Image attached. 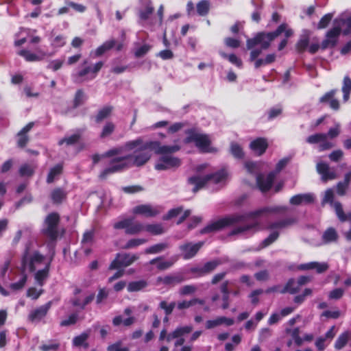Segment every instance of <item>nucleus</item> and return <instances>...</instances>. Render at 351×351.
Returning a JSON list of instances; mask_svg holds the SVG:
<instances>
[{
    "label": "nucleus",
    "instance_id": "obj_16",
    "mask_svg": "<svg viewBox=\"0 0 351 351\" xmlns=\"http://www.w3.org/2000/svg\"><path fill=\"white\" fill-rule=\"evenodd\" d=\"M152 149L155 154L160 155H171V154L178 152L181 147L180 145L175 143L172 145H162L159 141H150Z\"/></svg>",
    "mask_w": 351,
    "mask_h": 351
},
{
    "label": "nucleus",
    "instance_id": "obj_52",
    "mask_svg": "<svg viewBox=\"0 0 351 351\" xmlns=\"http://www.w3.org/2000/svg\"><path fill=\"white\" fill-rule=\"evenodd\" d=\"M286 332L291 334L292 339L294 340V342L297 346H300L303 343V339L300 337L299 328H295L293 330L287 328Z\"/></svg>",
    "mask_w": 351,
    "mask_h": 351
},
{
    "label": "nucleus",
    "instance_id": "obj_53",
    "mask_svg": "<svg viewBox=\"0 0 351 351\" xmlns=\"http://www.w3.org/2000/svg\"><path fill=\"white\" fill-rule=\"evenodd\" d=\"M146 242L147 240L145 239H132L126 243L123 248L125 250L135 248Z\"/></svg>",
    "mask_w": 351,
    "mask_h": 351
},
{
    "label": "nucleus",
    "instance_id": "obj_64",
    "mask_svg": "<svg viewBox=\"0 0 351 351\" xmlns=\"http://www.w3.org/2000/svg\"><path fill=\"white\" fill-rule=\"evenodd\" d=\"M150 48L151 47L149 45H143L136 49L134 51V55L136 58L143 57L149 51Z\"/></svg>",
    "mask_w": 351,
    "mask_h": 351
},
{
    "label": "nucleus",
    "instance_id": "obj_20",
    "mask_svg": "<svg viewBox=\"0 0 351 351\" xmlns=\"http://www.w3.org/2000/svg\"><path fill=\"white\" fill-rule=\"evenodd\" d=\"M184 280V277L182 274H172L167 275L164 277H158L157 278L158 282H160L166 286L173 287L182 282Z\"/></svg>",
    "mask_w": 351,
    "mask_h": 351
},
{
    "label": "nucleus",
    "instance_id": "obj_2",
    "mask_svg": "<svg viewBox=\"0 0 351 351\" xmlns=\"http://www.w3.org/2000/svg\"><path fill=\"white\" fill-rule=\"evenodd\" d=\"M288 207L283 205L265 206L254 211L247 212L242 215H233L219 219L208 224L200 230V234H207L219 231L226 226L243 222L248 219H255L263 215L281 214L287 212Z\"/></svg>",
    "mask_w": 351,
    "mask_h": 351
},
{
    "label": "nucleus",
    "instance_id": "obj_59",
    "mask_svg": "<svg viewBox=\"0 0 351 351\" xmlns=\"http://www.w3.org/2000/svg\"><path fill=\"white\" fill-rule=\"evenodd\" d=\"M245 167L250 173L256 174V176L259 175L258 173L260 170L258 163L249 161L245 162Z\"/></svg>",
    "mask_w": 351,
    "mask_h": 351
},
{
    "label": "nucleus",
    "instance_id": "obj_10",
    "mask_svg": "<svg viewBox=\"0 0 351 351\" xmlns=\"http://www.w3.org/2000/svg\"><path fill=\"white\" fill-rule=\"evenodd\" d=\"M17 54L23 58L26 62H41L53 55L42 49L40 47H36L34 51L23 49L19 50Z\"/></svg>",
    "mask_w": 351,
    "mask_h": 351
},
{
    "label": "nucleus",
    "instance_id": "obj_37",
    "mask_svg": "<svg viewBox=\"0 0 351 351\" xmlns=\"http://www.w3.org/2000/svg\"><path fill=\"white\" fill-rule=\"evenodd\" d=\"M299 285L293 278H291L288 280L285 287L280 291L281 293H289L291 294H295L299 291Z\"/></svg>",
    "mask_w": 351,
    "mask_h": 351
},
{
    "label": "nucleus",
    "instance_id": "obj_50",
    "mask_svg": "<svg viewBox=\"0 0 351 351\" xmlns=\"http://www.w3.org/2000/svg\"><path fill=\"white\" fill-rule=\"evenodd\" d=\"M87 97L84 94L82 90H77L75 98L73 100V107L77 108L78 106L82 105L86 100Z\"/></svg>",
    "mask_w": 351,
    "mask_h": 351
},
{
    "label": "nucleus",
    "instance_id": "obj_6",
    "mask_svg": "<svg viewBox=\"0 0 351 351\" xmlns=\"http://www.w3.org/2000/svg\"><path fill=\"white\" fill-rule=\"evenodd\" d=\"M185 133L187 136L184 140V143H194L200 152L204 153L215 151V149L210 146L211 141L208 135L197 132L195 129L187 130Z\"/></svg>",
    "mask_w": 351,
    "mask_h": 351
},
{
    "label": "nucleus",
    "instance_id": "obj_24",
    "mask_svg": "<svg viewBox=\"0 0 351 351\" xmlns=\"http://www.w3.org/2000/svg\"><path fill=\"white\" fill-rule=\"evenodd\" d=\"M134 214L141 215L147 217H154L159 213L156 208L153 207L149 204H142L136 206L132 210Z\"/></svg>",
    "mask_w": 351,
    "mask_h": 351
},
{
    "label": "nucleus",
    "instance_id": "obj_63",
    "mask_svg": "<svg viewBox=\"0 0 351 351\" xmlns=\"http://www.w3.org/2000/svg\"><path fill=\"white\" fill-rule=\"evenodd\" d=\"M332 18V14L328 13L325 14L319 21L317 28L324 29L328 26Z\"/></svg>",
    "mask_w": 351,
    "mask_h": 351
},
{
    "label": "nucleus",
    "instance_id": "obj_18",
    "mask_svg": "<svg viewBox=\"0 0 351 351\" xmlns=\"http://www.w3.org/2000/svg\"><path fill=\"white\" fill-rule=\"evenodd\" d=\"M123 43H117V41L114 39H111L106 41L101 45L98 47L94 51L90 52V56L94 58L100 57L106 51L112 49L114 47H116V49L117 51H121L123 48Z\"/></svg>",
    "mask_w": 351,
    "mask_h": 351
},
{
    "label": "nucleus",
    "instance_id": "obj_61",
    "mask_svg": "<svg viewBox=\"0 0 351 351\" xmlns=\"http://www.w3.org/2000/svg\"><path fill=\"white\" fill-rule=\"evenodd\" d=\"M196 290L197 287L195 285H189L182 287L179 290V293L182 295H187L193 293Z\"/></svg>",
    "mask_w": 351,
    "mask_h": 351
},
{
    "label": "nucleus",
    "instance_id": "obj_12",
    "mask_svg": "<svg viewBox=\"0 0 351 351\" xmlns=\"http://www.w3.org/2000/svg\"><path fill=\"white\" fill-rule=\"evenodd\" d=\"M334 198V191L332 189H328L325 191V195L323 197L322 204L324 205L325 204H330L335 209V213L338 218L341 221H345L346 220H351V213L348 215H346L343 210L342 205L339 202H333Z\"/></svg>",
    "mask_w": 351,
    "mask_h": 351
},
{
    "label": "nucleus",
    "instance_id": "obj_60",
    "mask_svg": "<svg viewBox=\"0 0 351 351\" xmlns=\"http://www.w3.org/2000/svg\"><path fill=\"white\" fill-rule=\"evenodd\" d=\"M230 151L232 154L237 158H241L243 156V152L241 146L237 144L232 143L230 146Z\"/></svg>",
    "mask_w": 351,
    "mask_h": 351
},
{
    "label": "nucleus",
    "instance_id": "obj_27",
    "mask_svg": "<svg viewBox=\"0 0 351 351\" xmlns=\"http://www.w3.org/2000/svg\"><path fill=\"white\" fill-rule=\"evenodd\" d=\"M268 147L267 140L264 138H258L250 144L251 149L257 155H262Z\"/></svg>",
    "mask_w": 351,
    "mask_h": 351
},
{
    "label": "nucleus",
    "instance_id": "obj_7",
    "mask_svg": "<svg viewBox=\"0 0 351 351\" xmlns=\"http://www.w3.org/2000/svg\"><path fill=\"white\" fill-rule=\"evenodd\" d=\"M288 159L282 158L277 164L274 171L270 172L268 175L265 176L263 174L258 175L256 177V184L258 189L262 192H266L269 191L274 182L278 173H279L287 165Z\"/></svg>",
    "mask_w": 351,
    "mask_h": 351
},
{
    "label": "nucleus",
    "instance_id": "obj_30",
    "mask_svg": "<svg viewBox=\"0 0 351 351\" xmlns=\"http://www.w3.org/2000/svg\"><path fill=\"white\" fill-rule=\"evenodd\" d=\"M295 223V219L287 218L271 222L267 226V229L270 230H276L285 228Z\"/></svg>",
    "mask_w": 351,
    "mask_h": 351
},
{
    "label": "nucleus",
    "instance_id": "obj_49",
    "mask_svg": "<svg viewBox=\"0 0 351 351\" xmlns=\"http://www.w3.org/2000/svg\"><path fill=\"white\" fill-rule=\"evenodd\" d=\"M145 230L154 235L161 234L165 232L162 226L158 223L147 225L145 226Z\"/></svg>",
    "mask_w": 351,
    "mask_h": 351
},
{
    "label": "nucleus",
    "instance_id": "obj_14",
    "mask_svg": "<svg viewBox=\"0 0 351 351\" xmlns=\"http://www.w3.org/2000/svg\"><path fill=\"white\" fill-rule=\"evenodd\" d=\"M204 242L199 241L195 243L186 242L179 246V250L182 252V258L189 260L193 258L198 251L203 246Z\"/></svg>",
    "mask_w": 351,
    "mask_h": 351
},
{
    "label": "nucleus",
    "instance_id": "obj_19",
    "mask_svg": "<svg viewBox=\"0 0 351 351\" xmlns=\"http://www.w3.org/2000/svg\"><path fill=\"white\" fill-rule=\"evenodd\" d=\"M54 255L55 252L54 250L52 249L51 254L49 258L48 262L45 264V268L43 269H40L35 273L34 278L36 280V283L40 287L44 285L45 280L47 279L49 276V267Z\"/></svg>",
    "mask_w": 351,
    "mask_h": 351
},
{
    "label": "nucleus",
    "instance_id": "obj_23",
    "mask_svg": "<svg viewBox=\"0 0 351 351\" xmlns=\"http://www.w3.org/2000/svg\"><path fill=\"white\" fill-rule=\"evenodd\" d=\"M317 171L322 176V180L326 182L330 180H334L337 178L334 171L330 169L329 165L324 162H319L317 164Z\"/></svg>",
    "mask_w": 351,
    "mask_h": 351
},
{
    "label": "nucleus",
    "instance_id": "obj_62",
    "mask_svg": "<svg viewBox=\"0 0 351 351\" xmlns=\"http://www.w3.org/2000/svg\"><path fill=\"white\" fill-rule=\"evenodd\" d=\"M175 302H171L170 304H167V302L165 301H162L159 304L160 308L165 311L167 316L169 315L172 313L173 308H175Z\"/></svg>",
    "mask_w": 351,
    "mask_h": 351
},
{
    "label": "nucleus",
    "instance_id": "obj_51",
    "mask_svg": "<svg viewBox=\"0 0 351 351\" xmlns=\"http://www.w3.org/2000/svg\"><path fill=\"white\" fill-rule=\"evenodd\" d=\"M327 138V134L325 133H317L309 136L306 138V142L309 144L320 143L321 141H324Z\"/></svg>",
    "mask_w": 351,
    "mask_h": 351
},
{
    "label": "nucleus",
    "instance_id": "obj_40",
    "mask_svg": "<svg viewBox=\"0 0 351 351\" xmlns=\"http://www.w3.org/2000/svg\"><path fill=\"white\" fill-rule=\"evenodd\" d=\"M338 235L333 228H328L322 235V240L324 243L335 242L337 240Z\"/></svg>",
    "mask_w": 351,
    "mask_h": 351
},
{
    "label": "nucleus",
    "instance_id": "obj_9",
    "mask_svg": "<svg viewBox=\"0 0 351 351\" xmlns=\"http://www.w3.org/2000/svg\"><path fill=\"white\" fill-rule=\"evenodd\" d=\"M60 215L57 213H49L45 218L43 234L51 241H56L58 236Z\"/></svg>",
    "mask_w": 351,
    "mask_h": 351
},
{
    "label": "nucleus",
    "instance_id": "obj_38",
    "mask_svg": "<svg viewBox=\"0 0 351 351\" xmlns=\"http://www.w3.org/2000/svg\"><path fill=\"white\" fill-rule=\"evenodd\" d=\"M210 8V2L208 0H202L197 3L196 12L199 16H204L208 14Z\"/></svg>",
    "mask_w": 351,
    "mask_h": 351
},
{
    "label": "nucleus",
    "instance_id": "obj_13",
    "mask_svg": "<svg viewBox=\"0 0 351 351\" xmlns=\"http://www.w3.org/2000/svg\"><path fill=\"white\" fill-rule=\"evenodd\" d=\"M334 27L329 29L326 34V38L321 43L322 49L334 47L337 43L338 38L341 33L340 27L334 23Z\"/></svg>",
    "mask_w": 351,
    "mask_h": 351
},
{
    "label": "nucleus",
    "instance_id": "obj_55",
    "mask_svg": "<svg viewBox=\"0 0 351 351\" xmlns=\"http://www.w3.org/2000/svg\"><path fill=\"white\" fill-rule=\"evenodd\" d=\"M279 237V232L276 230H272V232L261 243V247H265L273 243Z\"/></svg>",
    "mask_w": 351,
    "mask_h": 351
},
{
    "label": "nucleus",
    "instance_id": "obj_44",
    "mask_svg": "<svg viewBox=\"0 0 351 351\" xmlns=\"http://www.w3.org/2000/svg\"><path fill=\"white\" fill-rule=\"evenodd\" d=\"M350 336L351 333L348 331L343 332L341 335H339V337L336 340L335 343V348L337 350H340L342 348H343L347 343Z\"/></svg>",
    "mask_w": 351,
    "mask_h": 351
},
{
    "label": "nucleus",
    "instance_id": "obj_29",
    "mask_svg": "<svg viewBox=\"0 0 351 351\" xmlns=\"http://www.w3.org/2000/svg\"><path fill=\"white\" fill-rule=\"evenodd\" d=\"M90 329H88L80 335L75 337L72 341L73 346L75 347H83L85 349L88 348L89 345L87 342V339L90 337Z\"/></svg>",
    "mask_w": 351,
    "mask_h": 351
},
{
    "label": "nucleus",
    "instance_id": "obj_58",
    "mask_svg": "<svg viewBox=\"0 0 351 351\" xmlns=\"http://www.w3.org/2000/svg\"><path fill=\"white\" fill-rule=\"evenodd\" d=\"M66 44V38L63 35L56 36L51 40V45L53 48H60Z\"/></svg>",
    "mask_w": 351,
    "mask_h": 351
},
{
    "label": "nucleus",
    "instance_id": "obj_3",
    "mask_svg": "<svg viewBox=\"0 0 351 351\" xmlns=\"http://www.w3.org/2000/svg\"><path fill=\"white\" fill-rule=\"evenodd\" d=\"M45 256L40 254L38 251L30 252L27 247L21 260V276L19 281L11 283L10 288L13 291L22 289L27 280V276L25 274L27 270L32 272L36 269V265L43 262Z\"/></svg>",
    "mask_w": 351,
    "mask_h": 351
},
{
    "label": "nucleus",
    "instance_id": "obj_1",
    "mask_svg": "<svg viewBox=\"0 0 351 351\" xmlns=\"http://www.w3.org/2000/svg\"><path fill=\"white\" fill-rule=\"evenodd\" d=\"M152 151L151 141L144 142L141 138L108 150L105 156L115 157L110 160L109 166L100 173L99 178L105 179L110 174L122 171L132 166L144 165L150 159Z\"/></svg>",
    "mask_w": 351,
    "mask_h": 351
},
{
    "label": "nucleus",
    "instance_id": "obj_31",
    "mask_svg": "<svg viewBox=\"0 0 351 351\" xmlns=\"http://www.w3.org/2000/svg\"><path fill=\"white\" fill-rule=\"evenodd\" d=\"M335 23L340 27L341 32L344 35H348L351 32V15L346 18L337 19Z\"/></svg>",
    "mask_w": 351,
    "mask_h": 351
},
{
    "label": "nucleus",
    "instance_id": "obj_36",
    "mask_svg": "<svg viewBox=\"0 0 351 351\" xmlns=\"http://www.w3.org/2000/svg\"><path fill=\"white\" fill-rule=\"evenodd\" d=\"M145 230V226L138 222H134V218L131 217V223L129 225L128 228L125 230L127 234L134 235L138 234L139 232Z\"/></svg>",
    "mask_w": 351,
    "mask_h": 351
},
{
    "label": "nucleus",
    "instance_id": "obj_34",
    "mask_svg": "<svg viewBox=\"0 0 351 351\" xmlns=\"http://www.w3.org/2000/svg\"><path fill=\"white\" fill-rule=\"evenodd\" d=\"M36 168V166L34 164H23L19 169V173L21 177H31L34 175Z\"/></svg>",
    "mask_w": 351,
    "mask_h": 351
},
{
    "label": "nucleus",
    "instance_id": "obj_42",
    "mask_svg": "<svg viewBox=\"0 0 351 351\" xmlns=\"http://www.w3.org/2000/svg\"><path fill=\"white\" fill-rule=\"evenodd\" d=\"M341 90L343 94V101L346 102L349 99L351 92V79L348 76L344 77Z\"/></svg>",
    "mask_w": 351,
    "mask_h": 351
},
{
    "label": "nucleus",
    "instance_id": "obj_54",
    "mask_svg": "<svg viewBox=\"0 0 351 351\" xmlns=\"http://www.w3.org/2000/svg\"><path fill=\"white\" fill-rule=\"evenodd\" d=\"M219 54L223 58L228 59L232 64L236 65L238 67H241L242 61L234 54L228 55L223 51H220Z\"/></svg>",
    "mask_w": 351,
    "mask_h": 351
},
{
    "label": "nucleus",
    "instance_id": "obj_47",
    "mask_svg": "<svg viewBox=\"0 0 351 351\" xmlns=\"http://www.w3.org/2000/svg\"><path fill=\"white\" fill-rule=\"evenodd\" d=\"M62 166L60 164L56 165L55 167L51 168L48 173L47 178V183H52L54 181L56 176L60 175L62 172Z\"/></svg>",
    "mask_w": 351,
    "mask_h": 351
},
{
    "label": "nucleus",
    "instance_id": "obj_43",
    "mask_svg": "<svg viewBox=\"0 0 351 351\" xmlns=\"http://www.w3.org/2000/svg\"><path fill=\"white\" fill-rule=\"evenodd\" d=\"M147 286V282L144 280L130 282L128 285L129 292H134L142 290Z\"/></svg>",
    "mask_w": 351,
    "mask_h": 351
},
{
    "label": "nucleus",
    "instance_id": "obj_39",
    "mask_svg": "<svg viewBox=\"0 0 351 351\" xmlns=\"http://www.w3.org/2000/svg\"><path fill=\"white\" fill-rule=\"evenodd\" d=\"M66 193L60 188L55 189L51 193V198L53 204H60L66 198Z\"/></svg>",
    "mask_w": 351,
    "mask_h": 351
},
{
    "label": "nucleus",
    "instance_id": "obj_22",
    "mask_svg": "<svg viewBox=\"0 0 351 351\" xmlns=\"http://www.w3.org/2000/svg\"><path fill=\"white\" fill-rule=\"evenodd\" d=\"M337 92V89H332L326 93L322 97H320L319 102L322 104H328L329 106L335 110H339V102L335 98V95Z\"/></svg>",
    "mask_w": 351,
    "mask_h": 351
},
{
    "label": "nucleus",
    "instance_id": "obj_32",
    "mask_svg": "<svg viewBox=\"0 0 351 351\" xmlns=\"http://www.w3.org/2000/svg\"><path fill=\"white\" fill-rule=\"evenodd\" d=\"M258 226V223L255 222L251 224L244 225L234 228L230 233L229 236H233L237 234H245L252 230L256 229Z\"/></svg>",
    "mask_w": 351,
    "mask_h": 351
},
{
    "label": "nucleus",
    "instance_id": "obj_15",
    "mask_svg": "<svg viewBox=\"0 0 351 351\" xmlns=\"http://www.w3.org/2000/svg\"><path fill=\"white\" fill-rule=\"evenodd\" d=\"M180 165V160L178 158L171 155L162 156L155 165V169L157 170H166L167 169L178 167Z\"/></svg>",
    "mask_w": 351,
    "mask_h": 351
},
{
    "label": "nucleus",
    "instance_id": "obj_56",
    "mask_svg": "<svg viewBox=\"0 0 351 351\" xmlns=\"http://www.w3.org/2000/svg\"><path fill=\"white\" fill-rule=\"evenodd\" d=\"M94 234L93 230H88L84 233L82 243L84 247L86 245L90 246L92 245L94 240Z\"/></svg>",
    "mask_w": 351,
    "mask_h": 351
},
{
    "label": "nucleus",
    "instance_id": "obj_21",
    "mask_svg": "<svg viewBox=\"0 0 351 351\" xmlns=\"http://www.w3.org/2000/svg\"><path fill=\"white\" fill-rule=\"evenodd\" d=\"M141 7L138 10V16L142 21H147L154 11L151 0H140Z\"/></svg>",
    "mask_w": 351,
    "mask_h": 351
},
{
    "label": "nucleus",
    "instance_id": "obj_5",
    "mask_svg": "<svg viewBox=\"0 0 351 351\" xmlns=\"http://www.w3.org/2000/svg\"><path fill=\"white\" fill-rule=\"evenodd\" d=\"M283 32L287 39L293 35L292 29H288L287 24L282 23L274 32L269 33L260 32L254 38L247 39V48L250 49L256 45L261 44L263 49H267L271 42Z\"/></svg>",
    "mask_w": 351,
    "mask_h": 351
},
{
    "label": "nucleus",
    "instance_id": "obj_48",
    "mask_svg": "<svg viewBox=\"0 0 351 351\" xmlns=\"http://www.w3.org/2000/svg\"><path fill=\"white\" fill-rule=\"evenodd\" d=\"M115 130V125L112 122L106 123L100 134V138H104L111 135Z\"/></svg>",
    "mask_w": 351,
    "mask_h": 351
},
{
    "label": "nucleus",
    "instance_id": "obj_11",
    "mask_svg": "<svg viewBox=\"0 0 351 351\" xmlns=\"http://www.w3.org/2000/svg\"><path fill=\"white\" fill-rule=\"evenodd\" d=\"M139 258L138 255L130 253H117L114 259L111 262L108 269L110 270L119 269L131 265Z\"/></svg>",
    "mask_w": 351,
    "mask_h": 351
},
{
    "label": "nucleus",
    "instance_id": "obj_26",
    "mask_svg": "<svg viewBox=\"0 0 351 351\" xmlns=\"http://www.w3.org/2000/svg\"><path fill=\"white\" fill-rule=\"evenodd\" d=\"M177 261L176 257H171L168 261H164L162 256H158L152 259L148 264H156V267L158 270H165L170 268Z\"/></svg>",
    "mask_w": 351,
    "mask_h": 351
},
{
    "label": "nucleus",
    "instance_id": "obj_8",
    "mask_svg": "<svg viewBox=\"0 0 351 351\" xmlns=\"http://www.w3.org/2000/svg\"><path fill=\"white\" fill-rule=\"evenodd\" d=\"M88 63V60H84L82 65L85 66L72 75L75 82H82L84 79H94L104 65L102 61L95 63L93 66H87Z\"/></svg>",
    "mask_w": 351,
    "mask_h": 351
},
{
    "label": "nucleus",
    "instance_id": "obj_28",
    "mask_svg": "<svg viewBox=\"0 0 351 351\" xmlns=\"http://www.w3.org/2000/svg\"><path fill=\"white\" fill-rule=\"evenodd\" d=\"M234 323L232 318H228L226 317H218L215 319L208 320L206 322L205 326L206 329H212L221 324H226V326H232Z\"/></svg>",
    "mask_w": 351,
    "mask_h": 351
},
{
    "label": "nucleus",
    "instance_id": "obj_17",
    "mask_svg": "<svg viewBox=\"0 0 351 351\" xmlns=\"http://www.w3.org/2000/svg\"><path fill=\"white\" fill-rule=\"evenodd\" d=\"M52 302V301H49L46 304L32 310L28 315V320L33 323L41 321L51 308Z\"/></svg>",
    "mask_w": 351,
    "mask_h": 351
},
{
    "label": "nucleus",
    "instance_id": "obj_35",
    "mask_svg": "<svg viewBox=\"0 0 351 351\" xmlns=\"http://www.w3.org/2000/svg\"><path fill=\"white\" fill-rule=\"evenodd\" d=\"M169 247V243H159L146 248L145 250V253L147 254H156L163 252L165 250Z\"/></svg>",
    "mask_w": 351,
    "mask_h": 351
},
{
    "label": "nucleus",
    "instance_id": "obj_33",
    "mask_svg": "<svg viewBox=\"0 0 351 351\" xmlns=\"http://www.w3.org/2000/svg\"><path fill=\"white\" fill-rule=\"evenodd\" d=\"M83 130H78L77 132L71 136H65L60 139L58 142L60 145L66 143L67 145H72L75 144L80 138Z\"/></svg>",
    "mask_w": 351,
    "mask_h": 351
},
{
    "label": "nucleus",
    "instance_id": "obj_57",
    "mask_svg": "<svg viewBox=\"0 0 351 351\" xmlns=\"http://www.w3.org/2000/svg\"><path fill=\"white\" fill-rule=\"evenodd\" d=\"M78 320V314L73 313L71 314L66 319H63L60 322L61 326H69L75 324Z\"/></svg>",
    "mask_w": 351,
    "mask_h": 351
},
{
    "label": "nucleus",
    "instance_id": "obj_46",
    "mask_svg": "<svg viewBox=\"0 0 351 351\" xmlns=\"http://www.w3.org/2000/svg\"><path fill=\"white\" fill-rule=\"evenodd\" d=\"M252 3L256 7L255 10L252 14V19L258 23L261 20V13L263 8V2L261 0H253Z\"/></svg>",
    "mask_w": 351,
    "mask_h": 351
},
{
    "label": "nucleus",
    "instance_id": "obj_41",
    "mask_svg": "<svg viewBox=\"0 0 351 351\" xmlns=\"http://www.w3.org/2000/svg\"><path fill=\"white\" fill-rule=\"evenodd\" d=\"M136 322V318L133 316H130L128 318L123 319L121 315L116 316L112 319V324L114 326H119L121 323L125 326H130L132 325Z\"/></svg>",
    "mask_w": 351,
    "mask_h": 351
},
{
    "label": "nucleus",
    "instance_id": "obj_45",
    "mask_svg": "<svg viewBox=\"0 0 351 351\" xmlns=\"http://www.w3.org/2000/svg\"><path fill=\"white\" fill-rule=\"evenodd\" d=\"M112 110V108L111 106H105L102 108L98 111L95 116V121L97 123H101L110 115Z\"/></svg>",
    "mask_w": 351,
    "mask_h": 351
},
{
    "label": "nucleus",
    "instance_id": "obj_4",
    "mask_svg": "<svg viewBox=\"0 0 351 351\" xmlns=\"http://www.w3.org/2000/svg\"><path fill=\"white\" fill-rule=\"evenodd\" d=\"M206 167L205 165L197 167V173L188 178V184L193 186L192 191L197 192L204 187H209L213 185H218L223 182L226 177L224 170H220L213 173L202 176L200 172Z\"/></svg>",
    "mask_w": 351,
    "mask_h": 351
},
{
    "label": "nucleus",
    "instance_id": "obj_25",
    "mask_svg": "<svg viewBox=\"0 0 351 351\" xmlns=\"http://www.w3.org/2000/svg\"><path fill=\"white\" fill-rule=\"evenodd\" d=\"M314 201V195L311 193H302L293 195L291 197L289 203L291 205L298 206L308 204Z\"/></svg>",
    "mask_w": 351,
    "mask_h": 351
}]
</instances>
